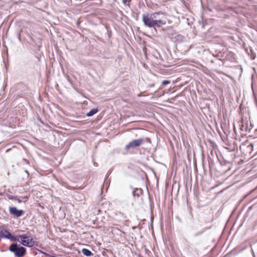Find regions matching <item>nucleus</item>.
Wrapping results in <instances>:
<instances>
[{"label":"nucleus","instance_id":"obj_3","mask_svg":"<svg viewBox=\"0 0 257 257\" xmlns=\"http://www.w3.org/2000/svg\"><path fill=\"white\" fill-rule=\"evenodd\" d=\"M9 250L14 252L17 257H23L26 251V249L23 246L18 247L17 243L12 244L9 248Z\"/></svg>","mask_w":257,"mask_h":257},{"label":"nucleus","instance_id":"obj_13","mask_svg":"<svg viewBox=\"0 0 257 257\" xmlns=\"http://www.w3.org/2000/svg\"><path fill=\"white\" fill-rule=\"evenodd\" d=\"M24 160H25V162H26L27 163H29V162H28V161L27 160L25 159Z\"/></svg>","mask_w":257,"mask_h":257},{"label":"nucleus","instance_id":"obj_7","mask_svg":"<svg viewBox=\"0 0 257 257\" xmlns=\"http://www.w3.org/2000/svg\"><path fill=\"white\" fill-rule=\"evenodd\" d=\"M81 251L84 255L87 256H90L93 254L91 251L87 248H83Z\"/></svg>","mask_w":257,"mask_h":257},{"label":"nucleus","instance_id":"obj_11","mask_svg":"<svg viewBox=\"0 0 257 257\" xmlns=\"http://www.w3.org/2000/svg\"><path fill=\"white\" fill-rule=\"evenodd\" d=\"M17 200L18 201V202L19 203H21L22 202V201L21 200H20L19 199H17Z\"/></svg>","mask_w":257,"mask_h":257},{"label":"nucleus","instance_id":"obj_12","mask_svg":"<svg viewBox=\"0 0 257 257\" xmlns=\"http://www.w3.org/2000/svg\"><path fill=\"white\" fill-rule=\"evenodd\" d=\"M127 0H123V3L125 4Z\"/></svg>","mask_w":257,"mask_h":257},{"label":"nucleus","instance_id":"obj_9","mask_svg":"<svg viewBox=\"0 0 257 257\" xmlns=\"http://www.w3.org/2000/svg\"><path fill=\"white\" fill-rule=\"evenodd\" d=\"M142 193V190L140 189H136L134 191L133 194L134 196H137L139 197L140 194Z\"/></svg>","mask_w":257,"mask_h":257},{"label":"nucleus","instance_id":"obj_5","mask_svg":"<svg viewBox=\"0 0 257 257\" xmlns=\"http://www.w3.org/2000/svg\"><path fill=\"white\" fill-rule=\"evenodd\" d=\"M144 140L142 139L133 140L125 146V149L128 150L131 148L139 147L142 144Z\"/></svg>","mask_w":257,"mask_h":257},{"label":"nucleus","instance_id":"obj_8","mask_svg":"<svg viewBox=\"0 0 257 257\" xmlns=\"http://www.w3.org/2000/svg\"><path fill=\"white\" fill-rule=\"evenodd\" d=\"M98 112V109L96 108H94L91 109L89 112L87 113L86 116H91L96 113Z\"/></svg>","mask_w":257,"mask_h":257},{"label":"nucleus","instance_id":"obj_10","mask_svg":"<svg viewBox=\"0 0 257 257\" xmlns=\"http://www.w3.org/2000/svg\"><path fill=\"white\" fill-rule=\"evenodd\" d=\"M170 83V82L168 80H164L163 82H162V84L163 85H166L167 84H168Z\"/></svg>","mask_w":257,"mask_h":257},{"label":"nucleus","instance_id":"obj_4","mask_svg":"<svg viewBox=\"0 0 257 257\" xmlns=\"http://www.w3.org/2000/svg\"><path fill=\"white\" fill-rule=\"evenodd\" d=\"M0 237L6 238L11 241L17 240V238L13 236L10 232L3 227H0Z\"/></svg>","mask_w":257,"mask_h":257},{"label":"nucleus","instance_id":"obj_6","mask_svg":"<svg viewBox=\"0 0 257 257\" xmlns=\"http://www.w3.org/2000/svg\"><path fill=\"white\" fill-rule=\"evenodd\" d=\"M10 212L17 217H19L22 216L23 213V210H18L15 207H10L9 208Z\"/></svg>","mask_w":257,"mask_h":257},{"label":"nucleus","instance_id":"obj_1","mask_svg":"<svg viewBox=\"0 0 257 257\" xmlns=\"http://www.w3.org/2000/svg\"><path fill=\"white\" fill-rule=\"evenodd\" d=\"M142 21L145 26L149 28H159L166 25L167 17L164 13L156 12L153 14L143 15Z\"/></svg>","mask_w":257,"mask_h":257},{"label":"nucleus","instance_id":"obj_2","mask_svg":"<svg viewBox=\"0 0 257 257\" xmlns=\"http://www.w3.org/2000/svg\"><path fill=\"white\" fill-rule=\"evenodd\" d=\"M17 240L23 245L29 247H33L35 244V241L29 233L19 235Z\"/></svg>","mask_w":257,"mask_h":257}]
</instances>
